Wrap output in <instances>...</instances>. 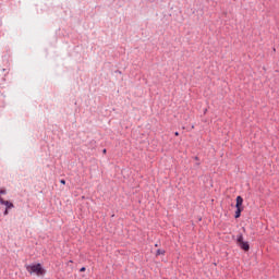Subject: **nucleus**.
Listing matches in <instances>:
<instances>
[{
	"label": "nucleus",
	"instance_id": "obj_9",
	"mask_svg": "<svg viewBox=\"0 0 279 279\" xmlns=\"http://www.w3.org/2000/svg\"><path fill=\"white\" fill-rule=\"evenodd\" d=\"M9 209L8 208H5V210H4V215H9V211H8Z\"/></svg>",
	"mask_w": 279,
	"mask_h": 279
},
{
	"label": "nucleus",
	"instance_id": "obj_12",
	"mask_svg": "<svg viewBox=\"0 0 279 279\" xmlns=\"http://www.w3.org/2000/svg\"><path fill=\"white\" fill-rule=\"evenodd\" d=\"M104 154H106V149H104Z\"/></svg>",
	"mask_w": 279,
	"mask_h": 279
},
{
	"label": "nucleus",
	"instance_id": "obj_3",
	"mask_svg": "<svg viewBox=\"0 0 279 279\" xmlns=\"http://www.w3.org/2000/svg\"><path fill=\"white\" fill-rule=\"evenodd\" d=\"M0 204L2 206H5L7 209L14 208V204H12L10 201L3 199V197L0 196Z\"/></svg>",
	"mask_w": 279,
	"mask_h": 279
},
{
	"label": "nucleus",
	"instance_id": "obj_2",
	"mask_svg": "<svg viewBox=\"0 0 279 279\" xmlns=\"http://www.w3.org/2000/svg\"><path fill=\"white\" fill-rule=\"evenodd\" d=\"M238 245L241 247V250H244V252L250 251V244L245 241H243V235H238Z\"/></svg>",
	"mask_w": 279,
	"mask_h": 279
},
{
	"label": "nucleus",
	"instance_id": "obj_10",
	"mask_svg": "<svg viewBox=\"0 0 279 279\" xmlns=\"http://www.w3.org/2000/svg\"><path fill=\"white\" fill-rule=\"evenodd\" d=\"M60 182H61L62 184H66V181H64V180H61Z\"/></svg>",
	"mask_w": 279,
	"mask_h": 279
},
{
	"label": "nucleus",
	"instance_id": "obj_11",
	"mask_svg": "<svg viewBox=\"0 0 279 279\" xmlns=\"http://www.w3.org/2000/svg\"><path fill=\"white\" fill-rule=\"evenodd\" d=\"M174 135H175V136H180V133H179V132H175Z\"/></svg>",
	"mask_w": 279,
	"mask_h": 279
},
{
	"label": "nucleus",
	"instance_id": "obj_7",
	"mask_svg": "<svg viewBox=\"0 0 279 279\" xmlns=\"http://www.w3.org/2000/svg\"><path fill=\"white\" fill-rule=\"evenodd\" d=\"M5 193H8V191H5V189H0V195H5Z\"/></svg>",
	"mask_w": 279,
	"mask_h": 279
},
{
	"label": "nucleus",
	"instance_id": "obj_8",
	"mask_svg": "<svg viewBox=\"0 0 279 279\" xmlns=\"http://www.w3.org/2000/svg\"><path fill=\"white\" fill-rule=\"evenodd\" d=\"M80 271H86V267H82Z\"/></svg>",
	"mask_w": 279,
	"mask_h": 279
},
{
	"label": "nucleus",
	"instance_id": "obj_5",
	"mask_svg": "<svg viewBox=\"0 0 279 279\" xmlns=\"http://www.w3.org/2000/svg\"><path fill=\"white\" fill-rule=\"evenodd\" d=\"M241 213H243V208H236L235 219H239V217H241Z\"/></svg>",
	"mask_w": 279,
	"mask_h": 279
},
{
	"label": "nucleus",
	"instance_id": "obj_4",
	"mask_svg": "<svg viewBox=\"0 0 279 279\" xmlns=\"http://www.w3.org/2000/svg\"><path fill=\"white\" fill-rule=\"evenodd\" d=\"M242 206H243V197L238 196L236 197L235 208H242Z\"/></svg>",
	"mask_w": 279,
	"mask_h": 279
},
{
	"label": "nucleus",
	"instance_id": "obj_6",
	"mask_svg": "<svg viewBox=\"0 0 279 279\" xmlns=\"http://www.w3.org/2000/svg\"><path fill=\"white\" fill-rule=\"evenodd\" d=\"M156 256H165V251L163 250H157Z\"/></svg>",
	"mask_w": 279,
	"mask_h": 279
},
{
	"label": "nucleus",
	"instance_id": "obj_1",
	"mask_svg": "<svg viewBox=\"0 0 279 279\" xmlns=\"http://www.w3.org/2000/svg\"><path fill=\"white\" fill-rule=\"evenodd\" d=\"M26 271L34 276H45V268L40 264L27 265Z\"/></svg>",
	"mask_w": 279,
	"mask_h": 279
}]
</instances>
